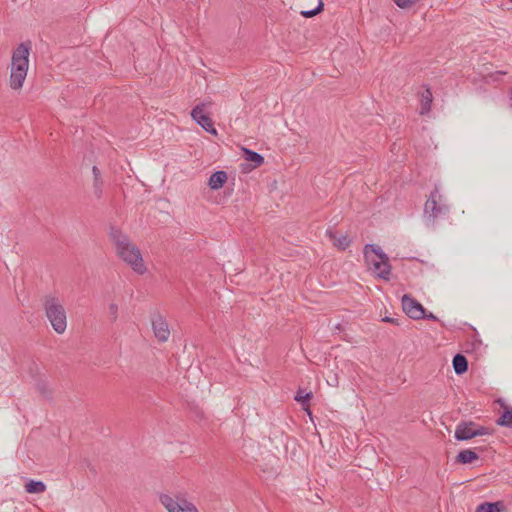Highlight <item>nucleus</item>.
I'll return each instance as SVG.
<instances>
[{
    "label": "nucleus",
    "mask_w": 512,
    "mask_h": 512,
    "mask_svg": "<svg viewBox=\"0 0 512 512\" xmlns=\"http://www.w3.org/2000/svg\"><path fill=\"white\" fill-rule=\"evenodd\" d=\"M109 238L113 242L118 256L129 265L134 272L144 274L146 266L144 265L141 252L137 246L132 244L129 237L121 229L111 226Z\"/></svg>",
    "instance_id": "nucleus-1"
},
{
    "label": "nucleus",
    "mask_w": 512,
    "mask_h": 512,
    "mask_svg": "<svg viewBox=\"0 0 512 512\" xmlns=\"http://www.w3.org/2000/svg\"><path fill=\"white\" fill-rule=\"evenodd\" d=\"M31 42L20 43L12 53L9 85L13 90L22 88L28 72Z\"/></svg>",
    "instance_id": "nucleus-2"
},
{
    "label": "nucleus",
    "mask_w": 512,
    "mask_h": 512,
    "mask_svg": "<svg viewBox=\"0 0 512 512\" xmlns=\"http://www.w3.org/2000/svg\"><path fill=\"white\" fill-rule=\"evenodd\" d=\"M43 306L53 330L58 334H63L67 327V317L61 301L55 296L46 295L43 299Z\"/></svg>",
    "instance_id": "nucleus-3"
},
{
    "label": "nucleus",
    "mask_w": 512,
    "mask_h": 512,
    "mask_svg": "<svg viewBox=\"0 0 512 512\" xmlns=\"http://www.w3.org/2000/svg\"><path fill=\"white\" fill-rule=\"evenodd\" d=\"M449 206L444 202L437 186L430 192L424 205V216L434 223L437 219L445 218L449 214Z\"/></svg>",
    "instance_id": "nucleus-4"
},
{
    "label": "nucleus",
    "mask_w": 512,
    "mask_h": 512,
    "mask_svg": "<svg viewBox=\"0 0 512 512\" xmlns=\"http://www.w3.org/2000/svg\"><path fill=\"white\" fill-rule=\"evenodd\" d=\"M159 501L168 512H198L196 506L187 500L184 493H178L175 497L161 493Z\"/></svg>",
    "instance_id": "nucleus-5"
},
{
    "label": "nucleus",
    "mask_w": 512,
    "mask_h": 512,
    "mask_svg": "<svg viewBox=\"0 0 512 512\" xmlns=\"http://www.w3.org/2000/svg\"><path fill=\"white\" fill-rule=\"evenodd\" d=\"M492 429L478 425L473 421H461L455 429L454 438L457 441H468L474 437L491 435Z\"/></svg>",
    "instance_id": "nucleus-6"
},
{
    "label": "nucleus",
    "mask_w": 512,
    "mask_h": 512,
    "mask_svg": "<svg viewBox=\"0 0 512 512\" xmlns=\"http://www.w3.org/2000/svg\"><path fill=\"white\" fill-rule=\"evenodd\" d=\"M205 104L200 103L196 105L191 111L192 119L199 124L206 132L216 135L217 131L210 116L205 111Z\"/></svg>",
    "instance_id": "nucleus-7"
},
{
    "label": "nucleus",
    "mask_w": 512,
    "mask_h": 512,
    "mask_svg": "<svg viewBox=\"0 0 512 512\" xmlns=\"http://www.w3.org/2000/svg\"><path fill=\"white\" fill-rule=\"evenodd\" d=\"M401 303L403 311L409 318L413 320H420L423 318L425 308L415 298L408 294H404L402 296Z\"/></svg>",
    "instance_id": "nucleus-8"
},
{
    "label": "nucleus",
    "mask_w": 512,
    "mask_h": 512,
    "mask_svg": "<svg viewBox=\"0 0 512 512\" xmlns=\"http://www.w3.org/2000/svg\"><path fill=\"white\" fill-rule=\"evenodd\" d=\"M152 328L155 337L160 342H166L168 340L170 330L166 319L162 315L157 314L152 318Z\"/></svg>",
    "instance_id": "nucleus-9"
},
{
    "label": "nucleus",
    "mask_w": 512,
    "mask_h": 512,
    "mask_svg": "<svg viewBox=\"0 0 512 512\" xmlns=\"http://www.w3.org/2000/svg\"><path fill=\"white\" fill-rule=\"evenodd\" d=\"M367 265L374 271L376 276L385 281L390 280L391 276V265L389 260H376L371 259L370 261H365Z\"/></svg>",
    "instance_id": "nucleus-10"
},
{
    "label": "nucleus",
    "mask_w": 512,
    "mask_h": 512,
    "mask_svg": "<svg viewBox=\"0 0 512 512\" xmlns=\"http://www.w3.org/2000/svg\"><path fill=\"white\" fill-rule=\"evenodd\" d=\"M497 403L503 408V412L496 420L497 425L507 428H512V407L506 405L505 401L498 399Z\"/></svg>",
    "instance_id": "nucleus-11"
},
{
    "label": "nucleus",
    "mask_w": 512,
    "mask_h": 512,
    "mask_svg": "<svg viewBox=\"0 0 512 512\" xmlns=\"http://www.w3.org/2000/svg\"><path fill=\"white\" fill-rule=\"evenodd\" d=\"M420 95V114L426 115L431 110V104L433 101L432 91L429 87H424V89L419 93Z\"/></svg>",
    "instance_id": "nucleus-12"
},
{
    "label": "nucleus",
    "mask_w": 512,
    "mask_h": 512,
    "mask_svg": "<svg viewBox=\"0 0 512 512\" xmlns=\"http://www.w3.org/2000/svg\"><path fill=\"white\" fill-rule=\"evenodd\" d=\"M372 254L377 256L378 260H389L387 254L379 246L375 244H366L364 246L365 261L371 262V259H375Z\"/></svg>",
    "instance_id": "nucleus-13"
},
{
    "label": "nucleus",
    "mask_w": 512,
    "mask_h": 512,
    "mask_svg": "<svg viewBox=\"0 0 512 512\" xmlns=\"http://www.w3.org/2000/svg\"><path fill=\"white\" fill-rule=\"evenodd\" d=\"M227 173L223 170L214 172L209 180H208V186L212 190H218L224 186V184L227 181Z\"/></svg>",
    "instance_id": "nucleus-14"
},
{
    "label": "nucleus",
    "mask_w": 512,
    "mask_h": 512,
    "mask_svg": "<svg viewBox=\"0 0 512 512\" xmlns=\"http://www.w3.org/2000/svg\"><path fill=\"white\" fill-rule=\"evenodd\" d=\"M327 236L333 241V245L340 250H345L351 243V240L347 235H337V232L328 229L326 231Z\"/></svg>",
    "instance_id": "nucleus-15"
},
{
    "label": "nucleus",
    "mask_w": 512,
    "mask_h": 512,
    "mask_svg": "<svg viewBox=\"0 0 512 512\" xmlns=\"http://www.w3.org/2000/svg\"><path fill=\"white\" fill-rule=\"evenodd\" d=\"M93 173V193L97 199H100L103 194V180L101 171L97 166L92 167Z\"/></svg>",
    "instance_id": "nucleus-16"
},
{
    "label": "nucleus",
    "mask_w": 512,
    "mask_h": 512,
    "mask_svg": "<svg viewBox=\"0 0 512 512\" xmlns=\"http://www.w3.org/2000/svg\"><path fill=\"white\" fill-rule=\"evenodd\" d=\"M479 459V455L472 449H464L459 451L456 456L455 462L459 464H471Z\"/></svg>",
    "instance_id": "nucleus-17"
},
{
    "label": "nucleus",
    "mask_w": 512,
    "mask_h": 512,
    "mask_svg": "<svg viewBox=\"0 0 512 512\" xmlns=\"http://www.w3.org/2000/svg\"><path fill=\"white\" fill-rule=\"evenodd\" d=\"M452 366L457 375H462L468 370V360L463 354H456L452 360Z\"/></svg>",
    "instance_id": "nucleus-18"
},
{
    "label": "nucleus",
    "mask_w": 512,
    "mask_h": 512,
    "mask_svg": "<svg viewBox=\"0 0 512 512\" xmlns=\"http://www.w3.org/2000/svg\"><path fill=\"white\" fill-rule=\"evenodd\" d=\"M242 151L244 159L253 163L254 168L259 167L264 163V157L261 154L248 148H243Z\"/></svg>",
    "instance_id": "nucleus-19"
},
{
    "label": "nucleus",
    "mask_w": 512,
    "mask_h": 512,
    "mask_svg": "<svg viewBox=\"0 0 512 512\" xmlns=\"http://www.w3.org/2000/svg\"><path fill=\"white\" fill-rule=\"evenodd\" d=\"M312 392H306L303 389H299L296 392V395L294 397L295 401L300 403L305 411L308 412L309 415H311L310 409H309V403L312 398Z\"/></svg>",
    "instance_id": "nucleus-20"
},
{
    "label": "nucleus",
    "mask_w": 512,
    "mask_h": 512,
    "mask_svg": "<svg viewBox=\"0 0 512 512\" xmlns=\"http://www.w3.org/2000/svg\"><path fill=\"white\" fill-rule=\"evenodd\" d=\"M504 507L502 501L484 502L477 507L476 512H502Z\"/></svg>",
    "instance_id": "nucleus-21"
},
{
    "label": "nucleus",
    "mask_w": 512,
    "mask_h": 512,
    "mask_svg": "<svg viewBox=\"0 0 512 512\" xmlns=\"http://www.w3.org/2000/svg\"><path fill=\"white\" fill-rule=\"evenodd\" d=\"M46 490V485L43 481L40 480H29L25 484V491L30 494H39L43 493Z\"/></svg>",
    "instance_id": "nucleus-22"
},
{
    "label": "nucleus",
    "mask_w": 512,
    "mask_h": 512,
    "mask_svg": "<svg viewBox=\"0 0 512 512\" xmlns=\"http://www.w3.org/2000/svg\"><path fill=\"white\" fill-rule=\"evenodd\" d=\"M37 391L45 398H51L52 390L50 389L48 383L44 380H40L36 383Z\"/></svg>",
    "instance_id": "nucleus-23"
},
{
    "label": "nucleus",
    "mask_w": 512,
    "mask_h": 512,
    "mask_svg": "<svg viewBox=\"0 0 512 512\" xmlns=\"http://www.w3.org/2000/svg\"><path fill=\"white\" fill-rule=\"evenodd\" d=\"M324 4L322 1L319 2L318 6L312 10L302 11L301 14L306 18H311L323 10Z\"/></svg>",
    "instance_id": "nucleus-24"
},
{
    "label": "nucleus",
    "mask_w": 512,
    "mask_h": 512,
    "mask_svg": "<svg viewBox=\"0 0 512 512\" xmlns=\"http://www.w3.org/2000/svg\"><path fill=\"white\" fill-rule=\"evenodd\" d=\"M109 316L112 322H115L118 318V305L115 303L109 304Z\"/></svg>",
    "instance_id": "nucleus-25"
},
{
    "label": "nucleus",
    "mask_w": 512,
    "mask_h": 512,
    "mask_svg": "<svg viewBox=\"0 0 512 512\" xmlns=\"http://www.w3.org/2000/svg\"><path fill=\"white\" fill-rule=\"evenodd\" d=\"M394 2L398 7L405 9L413 5L415 3V0H394Z\"/></svg>",
    "instance_id": "nucleus-26"
},
{
    "label": "nucleus",
    "mask_w": 512,
    "mask_h": 512,
    "mask_svg": "<svg viewBox=\"0 0 512 512\" xmlns=\"http://www.w3.org/2000/svg\"><path fill=\"white\" fill-rule=\"evenodd\" d=\"M422 319H427V320H432V321H438V318L437 316H435L433 313L429 312L427 313L426 312V309L424 310V316Z\"/></svg>",
    "instance_id": "nucleus-27"
},
{
    "label": "nucleus",
    "mask_w": 512,
    "mask_h": 512,
    "mask_svg": "<svg viewBox=\"0 0 512 512\" xmlns=\"http://www.w3.org/2000/svg\"><path fill=\"white\" fill-rule=\"evenodd\" d=\"M382 321H384V322H388V323H392V324H395V325H399V321H398V319H397V318H392V317H388V316H386V317H384V318L382 319Z\"/></svg>",
    "instance_id": "nucleus-28"
},
{
    "label": "nucleus",
    "mask_w": 512,
    "mask_h": 512,
    "mask_svg": "<svg viewBox=\"0 0 512 512\" xmlns=\"http://www.w3.org/2000/svg\"><path fill=\"white\" fill-rule=\"evenodd\" d=\"M509 104L512 107V89H511V91L509 93Z\"/></svg>",
    "instance_id": "nucleus-29"
}]
</instances>
